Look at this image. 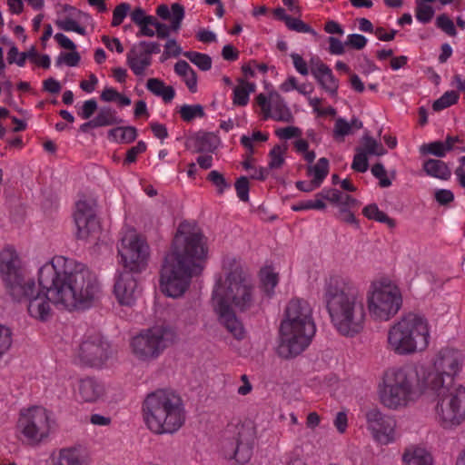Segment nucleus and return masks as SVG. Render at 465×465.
Masks as SVG:
<instances>
[{
	"instance_id": "obj_1",
	"label": "nucleus",
	"mask_w": 465,
	"mask_h": 465,
	"mask_svg": "<svg viewBox=\"0 0 465 465\" xmlns=\"http://www.w3.org/2000/svg\"><path fill=\"white\" fill-rule=\"evenodd\" d=\"M38 283L52 293L55 305L69 311L91 308L101 294L96 275L84 264L63 256L39 269Z\"/></svg>"
},
{
	"instance_id": "obj_2",
	"label": "nucleus",
	"mask_w": 465,
	"mask_h": 465,
	"mask_svg": "<svg viewBox=\"0 0 465 465\" xmlns=\"http://www.w3.org/2000/svg\"><path fill=\"white\" fill-rule=\"evenodd\" d=\"M203 238L202 232H190L189 223H180L161 269L160 285L165 295L182 296L189 288L193 276L202 272L199 262L207 253Z\"/></svg>"
},
{
	"instance_id": "obj_3",
	"label": "nucleus",
	"mask_w": 465,
	"mask_h": 465,
	"mask_svg": "<svg viewBox=\"0 0 465 465\" xmlns=\"http://www.w3.org/2000/svg\"><path fill=\"white\" fill-rule=\"evenodd\" d=\"M0 272L7 293L16 302L28 300L29 314L41 321L51 315L50 302L54 304L52 293L39 284L35 290V281L26 278L15 250L6 247L0 252Z\"/></svg>"
},
{
	"instance_id": "obj_4",
	"label": "nucleus",
	"mask_w": 465,
	"mask_h": 465,
	"mask_svg": "<svg viewBox=\"0 0 465 465\" xmlns=\"http://www.w3.org/2000/svg\"><path fill=\"white\" fill-rule=\"evenodd\" d=\"M429 393L418 371L409 365L391 366L383 371L376 384L379 403L386 410L403 411Z\"/></svg>"
},
{
	"instance_id": "obj_5",
	"label": "nucleus",
	"mask_w": 465,
	"mask_h": 465,
	"mask_svg": "<svg viewBox=\"0 0 465 465\" xmlns=\"http://www.w3.org/2000/svg\"><path fill=\"white\" fill-rule=\"evenodd\" d=\"M285 320L280 326L281 342L278 353L285 359L293 358L302 352L316 332L312 318V308L302 299H292L285 310Z\"/></svg>"
},
{
	"instance_id": "obj_6",
	"label": "nucleus",
	"mask_w": 465,
	"mask_h": 465,
	"mask_svg": "<svg viewBox=\"0 0 465 465\" xmlns=\"http://www.w3.org/2000/svg\"><path fill=\"white\" fill-rule=\"evenodd\" d=\"M143 415L148 429L156 434L174 433L185 420L182 398L166 389L147 394L143 402Z\"/></svg>"
},
{
	"instance_id": "obj_7",
	"label": "nucleus",
	"mask_w": 465,
	"mask_h": 465,
	"mask_svg": "<svg viewBox=\"0 0 465 465\" xmlns=\"http://www.w3.org/2000/svg\"><path fill=\"white\" fill-rule=\"evenodd\" d=\"M431 326L419 313L410 312L393 322L388 330L387 343L396 355L410 356L424 352L430 346Z\"/></svg>"
},
{
	"instance_id": "obj_8",
	"label": "nucleus",
	"mask_w": 465,
	"mask_h": 465,
	"mask_svg": "<svg viewBox=\"0 0 465 465\" xmlns=\"http://www.w3.org/2000/svg\"><path fill=\"white\" fill-rule=\"evenodd\" d=\"M465 358L461 351L452 348L441 349L429 365L420 367L421 384L428 391H439L460 375Z\"/></svg>"
},
{
	"instance_id": "obj_9",
	"label": "nucleus",
	"mask_w": 465,
	"mask_h": 465,
	"mask_svg": "<svg viewBox=\"0 0 465 465\" xmlns=\"http://www.w3.org/2000/svg\"><path fill=\"white\" fill-rule=\"evenodd\" d=\"M227 288L223 289L220 278L213 290H218L225 301L240 312H251L256 307L255 287L251 277L240 267L232 270L226 276Z\"/></svg>"
},
{
	"instance_id": "obj_10",
	"label": "nucleus",
	"mask_w": 465,
	"mask_h": 465,
	"mask_svg": "<svg viewBox=\"0 0 465 465\" xmlns=\"http://www.w3.org/2000/svg\"><path fill=\"white\" fill-rule=\"evenodd\" d=\"M437 393L435 419L444 429H452L465 420V387L460 384L444 387Z\"/></svg>"
},
{
	"instance_id": "obj_11",
	"label": "nucleus",
	"mask_w": 465,
	"mask_h": 465,
	"mask_svg": "<svg viewBox=\"0 0 465 465\" xmlns=\"http://www.w3.org/2000/svg\"><path fill=\"white\" fill-rule=\"evenodd\" d=\"M175 338L176 333L170 326H153L141 331L132 339V351L140 361L155 360L173 343Z\"/></svg>"
},
{
	"instance_id": "obj_12",
	"label": "nucleus",
	"mask_w": 465,
	"mask_h": 465,
	"mask_svg": "<svg viewBox=\"0 0 465 465\" xmlns=\"http://www.w3.org/2000/svg\"><path fill=\"white\" fill-rule=\"evenodd\" d=\"M349 285L340 276H331L326 283L325 302L331 322L337 331L349 335Z\"/></svg>"
},
{
	"instance_id": "obj_13",
	"label": "nucleus",
	"mask_w": 465,
	"mask_h": 465,
	"mask_svg": "<svg viewBox=\"0 0 465 465\" xmlns=\"http://www.w3.org/2000/svg\"><path fill=\"white\" fill-rule=\"evenodd\" d=\"M370 314L379 321H388L401 306V293L398 286L388 279L375 282L368 298Z\"/></svg>"
},
{
	"instance_id": "obj_14",
	"label": "nucleus",
	"mask_w": 465,
	"mask_h": 465,
	"mask_svg": "<svg viewBox=\"0 0 465 465\" xmlns=\"http://www.w3.org/2000/svg\"><path fill=\"white\" fill-rule=\"evenodd\" d=\"M53 424L50 412L43 407L35 406L21 411L17 428L29 445L38 446L47 440Z\"/></svg>"
},
{
	"instance_id": "obj_15",
	"label": "nucleus",
	"mask_w": 465,
	"mask_h": 465,
	"mask_svg": "<svg viewBox=\"0 0 465 465\" xmlns=\"http://www.w3.org/2000/svg\"><path fill=\"white\" fill-rule=\"evenodd\" d=\"M226 457L234 459L239 464L247 463L253 450V433L244 424H230L227 426L223 442Z\"/></svg>"
},
{
	"instance_id": "obj_16",
	"label": "nucleus",
	"mask_w": 465,
	"mask_h": 465,
	"mask_svg": "<svg viewBox=\"0 0 465 465\" xmlns=\"http://www.w3.org/2000/svg\"><path fill=\"white\" fill-rule=\"evenodd\" d=\"M156 15L164 21L170 22V26L162 24L153 15H146L141 7H135L130 12L131 20L139 29H148V26H154L155 29H180L182 21L184 18V8L182 5L174 3L169 7L162 4L156 8Z\"/></svg>"
},
{
	"instance_id": "obj_17",
	"label": "nucleus",
	"mask_w": 465,
	"mask_h": 465,
	"mask_svg": "<svg viewBox=\"0 0 465 465\" xmlns=\"http://www.w3.org/2000/svg\"><path fill=\"white\" fill-rule=\"evenodd\" d=\"M118 253L124 268L138 273L147 265L149 246L139 235L131 232L122 238Z\"/></svg>"
},
{
	"instance_id": "obj_18",
	"label": "nucleus",
	"mask_w": 465,
	"mask_h": 465,
	"mask_svg": "<svg viewBox=\"0 0 465 465\" xmlns=\"http://www.w3.org/2000/svg\"><path fill=\"white\" fill-rule=\"evenodd\" d=\"M324 200L337 209L335 216L338 220L349 223V194L342 193L338 189H323L322 192L315 194L314 200L301 201L292 206L294 212L305 210H324L326 203Z\"/></svg>"
},
{
	"instance_id": "obj_19",
	"label": "nucleus",
	"mask_w": 465,
	"mask_h": 465,
	"mask_svg": "<svg viewBox=\"0 0 465 465\" xmlns=\"http://www.w3.org/2000/svg\"><path fill=\"white\" fill-rule=\"evenodd\" d=\"M365 419L366 428L378 444L390 445L399 439L400 434L394 416L374 408L366 412Z\"/></svg>"
},
{
	"instance_id": "obj_20",
	"label": "nucleus",
	"mask_w": 465,
	"mask_h": 465,
	"mask_svg": "<svg viewBox=\"0 0 465 465\" xmlns=\"http://www.w3.org/2000/svg\"><path fill=\"white\" fill-rule=\"evenodd\" d=\"M74 218L77 228V239L95 241L99 238L101 227L96 217L94 200H79L75 205Z\"/></svg>"
},
{
	"instance_id": "obj_21",
	"label": "nucleus",
	"mask_w": 465,
	"mask_h": 465,
	"mask_svg": "<svg viewBox=\"0 0 465 465\" xmlns=\"http://www.w3.org/2000/svg\"><path fill=\"white\" fill-rule=\"evenodd\" d=\"M78 356L83 364L100 368L111 356L110 344L99 333L89 335L81 343Z\"/></svg>"
},
{
	"instance_id": "obj_22",
	"label": "nucleus",
	"mask_w": 465,
	"mask_h": 465,
	"mask_svg": "<svg viewBox=\"0 0 465 465\" xmlns=\"http://www.w3.org/2000/svg\"><path fill=\"white\" fill-rule=\"evenodd\" d=\"M212 300L221 323L237 340L242 339L244 329L242 322L237 319L230 303L225 301L224 297H223L217 289L213 291Z\"/></svg>"
},
{
	"instance_id": "obj_23",
	"label": "nucleus",
	"mask_w": 465,
	"mask_h": 465,
	"mask_svg": "<svg viewBox=\"0 0 465 465\" xmlns=\"http://www.w3.org/2000/svg\"><path fill=\"white\" fill-rule=\"evenodd\" d=\"M55 25L59 29H84L93 27V18L84 12L69 5L56 7Z\"/></svg>"
},
{
	"instance_id": "obj_24",
	"label": "nucleus",
	"mask_w": 465,
	"mask_h": 465,
	"mask_svg": "<svg viewBox=\"0 0 465 465\" xmlns=\"http://www.w3.org/2000/svg\"><path fill=\"white\" fill-rule=\"evenodd\" d=\"M133 273L134 272L124 268L115 281L114 292L122 305L131 306L136 299L138 284Z\"/></svg>"
},
{
	"instance_id": "obj_25",
	"label": "nucleus",
	"mask_w": 465,
	"mask_h": 465,
	"mask_svg": "<svg viewBox=\"0 0 465 465\" xmlns=\"http://www.w3.org/2000/svg\"><path fill=\"white\" fill-rule=\"evenodd\" d=\"M219 138L213 133L199 131L187 137L185 147L193 153H213L219 144Z\"/></svg>"
},
{
	"instance_id": "obj_26",
	"label": "nucleus",
	"mask_w": 465,
	"mask_h": 465,
	"mask_svg": "<svg viewBox=\"0 0 465 465\" xmlns=\"http://www.w3.org/2000/svg\"><path fill=\"white\" fill-rule=\"evenodd\" d=\"M401 461L403 465H433L430 452L418 444H411L403 450Z\"/></svg>"
},
{
	"instance_id": "obj_27",
	"label": "nucleus",
	"mask_w": 465,
	"mask_h": 465,
	"mask_svg": "<svg viewBox=\"0 0 465 465\" xmlns=\"http://www.w3.org/2000/svg\"><path fill=\"white\" fill-rule=\"evenodd\" d=\"M311 73L327 92L333 94L337 91L338 84L334 79L331 70L318 58L316 60L312 59Z\"/></svg>"
},
{
	"instance_id": "obj_28",
	"label": "nucleus",
	"mask_w": 465,
	"mask_h": 465,
	"mask_svg": "<svg viewBox=\"0 0 465 465\" xmlns=\"http://www.w3.org/2000/svg\"><path fill=\"white\" fill-rule=\"evenodd\" d=\"M53 465H89V461L80 447L73 446L60 449Z\"/></svg>"
},
{
	"instance_id": "obj_29",
	"label": "nucleus",
	"mask_w": 465,
	"mask_h": 465,
	"mask_svg": "<svg viewBox=\"0 0 465 465\" xmlns=\"http://www.w3.org/2000/svg\"><path fill=\"white\" fill-rule=\"evenodd\" d=\"M78 391L83 401L94 402L103 395L104 387L94 378L87 377L80 380Z\"/></svg>"
},
{
	"instance_id": "obj_30",
	"label": "nucleus",
	"mask_w": 465,
	"mask_h": 465,
	"mask_svg": "<svg viewBox=\"0 0 465 465\" xmlns=\"http://www.w3.org/2000/svg\"><path fill=\"white\" fill-rule=\"evenodd\" d=\"M151 56L145 54L143 50L136 45L127 54V64L134 74L142 75L151 64Z\"/></svg>"
},
{
	"instance_id": "obj_31",
	"label": "nucleus",
	"mask_w": 465,
	"mask_h": 465,
	"mask_svg": "<svg viewBox=\"0 0 465 465\" xmlns=\"http://www.w3.org/2000/svg\"><path fill=\"white\" fill-rule=\"evenodd\" d=\"M269 118L284 123H292L293 121L291 110L278 94L272 95L271 115Z\"/></svg>"
},
{
	"instance_id": "obj_32",
	"label": "nucleus",
	"mask_w": 465,
	"mask_h": 465,
	"mask_svg": "<svg viewBox=\"0 0 465 465\" xmlns=\"http://www.w3.org/2000/svg\"><path fill=\"white\" fill-rule=\"evenodd\" d=\"M365 311L362 297L351 300V335L358 333L363 327Z\"/></svg>"
},
{
	"instance_id": "obj_33",
	"label": "nucleus",
	"mask_w": 465,
	"mask_h": 465,
	"mask_svg": "<svg viewBox=\"0 0 465 465\" xmlns=\"http://www.w3.org/2000/svg\"><path fill=\"white\" fill-rule=\"evenodd\" d=\"M146 88L155 96L161 97L164 103H170L175 96V90L171 85H165L159 78H149Z\"/></svg>"
},
{
	"instance_id": "obj_34",
	"label": "nucleus",
	"mask_w": 465,
	"mask_h": 465,
	"mask_svg": "<svg viewBox=\"0 0 465 465\" xmlns=\"http://www.w3.org/2000/svg\"><path fill=\"white\" fill-rule=\"evenodd\" d=\"M423 170L427 175L441 181H447L451 176L449 166L440 160L429 159L423 163Z\"/></svg>"
},
{
	"instance_id": "obj_35",
	"label": "nucleus",
	"mask_w": 465,
	"mask_h": 465,
	"mask_svg": "<svg viewBox=\"0 0 465 465\" xmlns=\"http://www.w3.org/2000/svg\"><path fill=\"white\" fill-rule=\"evenodd\" d=\"M174 72L176 74L183 77L191 93L197 91V74L186 61L179 60L174 64Z\"/></svg>"
},
{
	"instance_id": "obj_36",
	"label": "nucleus",
	"mask_w": 465,
	"mask_h": 465,
	"mask_svg": "<svg viewBox=\"0 0 465 465\" xmlns=\"http://www.w3.org/2000/svg\"><path fill=\"white\" fill-rule=\"evenodd\" d=\"M458 141V137L449 136L445 142H433L424 144L421 147L423 153H430L437 157H444L446 153L452 150L454 143Z\"/></svg>"
},
{
	"instance_id": "obj_37",
	"label": "nucleus",
	"mask_w": 465,
	"mask_h": 465,
	"mask_svg": "<svg viewBox=\"0 0 465 465\" xmlns=\"http://www.w3.org/2000/svg\"><path fill=\"white\" fill-rule=\"evenodd\" d=\"M93 119L97 128L124 123V120L117 115V112L109 106L101 107Z\"/></svg>"
},
{
	"instance_id": "obj_38",
	"label": "nucleus",
	"mask_w": 465,
	"mask_h": 465,
	"mask_svg": "<svg viewBox=\"0 0 465 465\" xmlns=\"http://www.w3.org/2000/svg\"><path fill=\"white\" fill-rule=\"evenodd\" d=\"M108 139L118 143H130L137 137V129L134 126L116 127L108 131Z\"/></svg>"
},
{
	"instance_id": "obj_39",
	"label": "nucleus",
	"mask_w": 465,
	"mask_h": 465,
	"mask_svg": "<svg viewBox=\"0 0 465 465\" xmlns=\"http://www.w3.org/2000/svg\"><path fill=\"white\" fill-rule=\"evenodd\" d=\"M36 58H38V53L34 46L26 52L20 53L18 48L13 45L7 53V62L10 64H16L21 67L25 65L26 59H29L31 62H36Z\"/></svg>"
},
{
	"instance_id": "obj_40",
	"label": "nucleus",
	"mask_w": 465,
	"mask_h": 465,
	"mask_svg": "<svg viewBox=\"0 0 465 465\" xmlns=\"http://www.w3.org/2000/svg\"><path fill=\"white\" fill-rule=\"evenodd\" d=\"M329 173V160L322 157L315 165H310L307 168V175L312 177V181L319 187L322 184L324 179Z\"/></svg>"
},
{
	"instance_id": "obj_41",
	"label": "nucleus",
	"mask_w": 465,
	"mask_h": 465,
	"mask_svg": "<svg viewBox=\"0 0 465 465\" xmlns=\"http://www.w3.org/2000/svg\"><path fill=\"white\" fill-rule=\"evenodd\" d=\"M241 85L236 86L233 90V104L244 106L249 102V95L255 91V84L245 82L242 79L239 80Z\"/></svg>"
},
{
	"instance_id": "obj_42",
	"label": "nucleus",
	"mask_w": 465,
	"mask_h": 465,
	"mask_svg": "<svg viewBox=\"0 0 465 465\" xmlns=\"http://www.w3.org/2000/svg\"><path fill=\"white\" fill-rule=\"evenodd\" d=\"M273 15L278 20L283 21L288 29H312L311 25L305 24L299 17L288 15L282 7L275 8Z\"/></svg>"
},
{
	"instance_id": "obj_43",
	"label": "nucleus",
	"mask_w": 465,
	"mask_h": 465,
	"mask_svg": "<svg viewBox=\"0 0 465 465\" xmlns=\"http://www.w3.org/2000/svg\"><path fill=\"white\" fill-rule=\"evenodd\" d=\"M183 55L202 71H208L212 68V58L206 54L186 51L183 53Z\"/></svg>"
},
{
	"instance_id": "obj_44",
	"label": "nucleus",
	"mask_w": 465,
	"mask_h": 465,
	"mask_svg": "<svg viewBox=\"0 0 465 465\" xmlns=\"http://www.w3.org/2000/svg\"><path fill=\"white\" fill-rule=\"evenodd\" d=\"M181 118L184 122H192L194 118H203L205 116L203 107L201 104H183L180 108Z\"/></svg>"
},
{
	"instance_id": "obj_45",
	"label": "nucleus",
	"mask_w": 465,
	"mask_h": 465,
	"mask_svg": "<svg viewBox=\"0 0 465 465\" xmlns=\"http://www.w3.org/2000/svg\"><path fill=\"white\" fill-rule=\"evenodd\" d=\"M364 215L379 223H387L389 226H394V222L388 215L381 211L376 204H370L363 209Z\"/></svg>"
},
{
	"instance_id": "obj_46",
	"label": "nucleus",
	"mask_w": 465,
	"mask_h": 465,
	"mask_svg": "<svg viewBox=\"0 0 465 465\" xmlns=\"http://www.w3.org/2000/svg\"><path fill=\"white\" fill-rule=\"evenodd\" d=\"M458 100L459 94L456 91H447L433 103L432 108L434 111L439 112L455 104Z\"/></svg>"
},
{
	"instance_id": "obj_47",
	"label": "nucleus",
	"mask_w": 465,
	"mask_h": 465,
	"mask_svg": "<svg viewBox=\"0 0 465 465\" xmlns=\"http://www.w3.org/2000/svg\"><path fill=\"white\" fill-rule=\"evenodd\" d=\"M261 283L264 292L271 297L278 284V275L270 271H262Z\"/></svg>"
},
{
	"instance_id": "obj_48",
	"label": "nucleus",
	"mask_w": 465,
	"mask_h": 465,
	"mask_svg": "<svg viewBox=\"0 0 465 465\" xmlns=\"http://www.w3.org/2000/svg\"><path fill=\"white\" fill-rule=\"evenodd\" d=\"M362 151L366 152V154L371 155H383L386 153V150L382 144L377 142L375 139L366 135L362 139Z\"/></svg>"
},
{
	"instance_id": "obj_49",
	"label": "nucleus",
	"mask_w": 465,
	"mask_h": 465,
	"mask_svg": "<svg viewBox=\"0 0 465 465\" xmlns=\"http://www.w3.org/2000/svg\"><path fill=\"white\" fill-rule=\"evenodd\" d=\"M434 15V9L428 4L417 2L415 9V17L421 24H427Z\"/></svg>"
},
{
	"instance_id": "obj_50",
	"label": "nucleus",
	"mask_w": 465,
	"mask_h": 465,
	"mask_svg": "<svg viewBox=\"0 0 465 465\" xmlns=\"http://www.w3.org/2000/svg\"><path fill=\"white\" fill-rule=\"evenodd\" d=\"M131 10V5L129 3H121L120 5H116L115 8L113 11V19L111 25L113 27H117L121 25L124 18L127 16V15L130 13Z\"/></svg>"
},
{
	"instance_id": "obj_51",
	"label": "nucleus",
	"mask_w": 465,
	"mask_h": 465,
	"mask_svg": "<svg viewBox=\"0 0 465 465\" xmlns=\"http://www.w3.org/2000/svg\"><path fill=\"white\" fill-rule=\"evenodd\" d=\"M207 180L210 181L217 188V193L219 194H223L224 191L231 186L223 175L216 170L211 171L209 173Z\"/></svg>"
},
{
	"instance_id": "obj_52",
	"label": "nucleus",
	"mask_w": 465,
	"mask_h": 465,
	"mask_svg": "<svg viewBox=\"0 0 465 465\" xmlns=\"http://www.w3.org/2000/svg\"><path fill=\"white\" fill-rule=\"evenodd\" d=\"M81 56L75 50L70 53H61L55 59V65L61 66L64 64L68 66L74 67L79 64Z\"/></svg>"
},
{
	"instance_id": "obj_53",
	"label": "nucleus",
	"mask_w": 465,
	"mask_h": 465,
	"mask_svg": "<svg viewBox=\"0 0 465 465\" xmlns=\"http://www.w3.org/2000/svg\"><path fill=\"white\" fill-rule=\"evenodd\" d=\"M282 149L281 145L276 144L269 153L270 162L268 169H278L284 163V158L282 156Z\"/></svg>"
},
{
	"instance_id": "obj_54",
	"label": "nucleus",
	"mask_w": 465,
	"mask_h": 465,
	"mask_svg": "<svg viewBox=\"0 0 465 465\" xmlns=\"http://www.w3.org/2000/svg\"><path fill=\"white\" fill-rule=\"evenodd\" d=\"M234 187L239 199L242 202H248L250 191L248 178L246 176L239 177L234 183Z\"/></svg>"
},
{
	"instance_id": "obj_55",
	"label": "nucleus",
	"mask_w": 465,
	"mask_h": 465,
	"mask_svg": "<svg viewBox=\"0 0 465 465\" xmlns=\"http://www.w3.org/2000/svg\"><path fill=\"white\" fill-rule=\"evenodd\" d=\"M351 168L360 173H364L369 168V162L366 152L357 149L353 158Z\"/></svg>"
},
{
	"instance_id": "obj_56",
	"label": "nucleus",
	"mask_w": 465,
	"mask_h": 465,
	"mask_svg": "<svg viewBox=\"0 0 465 465\" xmlns=\"http://www.w3.org/2000/svg\"><path fill=\"white\" fill-rule=\"evenodd\" d=\"M98 105L95 99H89L84 102L81 109L77 112L78 116H80L84 120H89L95 111L97 110Z\"/></svg>"
},
{
	"instance_id": "obj_57",
	"label": "nucleus",
	"mask_w": 465,
	"mask_h": 465,
	"mask_svg": "<svg viewBox=\"0 0 465 465\" xmlns=\"http://www.w3.org/2000/svg\"><path fill=\"white\" fill-rule=\"evenodd\" d=\"M371 173L380 181L381 187H389L391 181L388 178L386 170L381 163H376L371 167Z\"/></svg>"
},
{
	"instance_id": "obj_58",
	"label": "nucleus",
	"mask_w": 465,
	"mask_h": 465,
	"mask_svg": "<svg viewBox=\"0 0 465 465\" xmlns=\"http://www.w3.org/2000/svg\"><path fill=\"white\" fill-rule=\"evenodd\" d=\"M349 134V122H347L343 118H339L336 120L334 128H333V138L335 140H342L345 135Z\"/></svg>"
},
{
	"instance_id": "obj_59",
	"label": "nucleus",
	"mask_w": 465,
	"mask_h": 465,
	"mask_svg": "<svg viewBox=\"0 0 465 465\" xmlns=\"http://www.w3.org/2000/svg\"><path fill=\"white\" fill-rule=\"evenodd\" d=\"M268 140V135L263 134L261 132L257 131L252 134V137H249L247 135H242L241 137V143L242 146L252 152L253 145L252 141H260V142H265Z\"/></svg>"
},
{
	"instance_id": "obj_60",
	"label": "nucleus",
	"mask_w": 465,
	"mask_h": 465,
	"mask_svg": "<svg viewBox=\"0 0 465 465\" xmlns=\"http://www.w3.org/2000/svg\"><path fill=\"white\" fill-rule=\"evenodd\" d=\"M147 146L146 143L143 141H139L135 146L131 147L127 153L126 157L124 159V163H132L136 161V157L139 153L145 152Z\"/></svg>"
},
{
	"instance_id": "obj_61",
	"label": "nucleus",
	"mask_w": 465,
	"mask_h": 465,
	"mask_svg": "<svg viewBox=\"0 0 465 465\" xmlns=\"http://www.w3.org/2000/svg\"><path fill=\"white\" fill-rule=\"evenodd\" d=\"M275 134L281 139L288 140L293 137H299L302 134V131L295 126H287L276 130Z\"/></svg>"
},
{
	"instance_id": "obj_62",
	"label": "nucleus",
	"mask_w": 465,
	"mask_h": 465,
	"mask_svg": "<svg viewBox=\"0 0 465 465\" xmlns=\"http://www.w3.org/2000/svg\"><path fill=\"white\" fill-rule=\"evenodd\" d=\"M435 200L441 205L448 204L454 200V194L450 190L439 189L435 192Z\"/></svg>"
},
{
	"instance_id": "obj_63",
	"label": "nucleus",
	"mask_w": 465,
	"mask_h": 465,
	"mask_svg": "<svg viewBox=\"0 0 465 465\" xmlns=\"http://www.w3.org/2000/svg\"><path fill=\"white\" fill-rule=\"evenodd\" d=\"M61 84L54 78L50 77L43 82V91L55 94L60 93Z\"/></svg>"
},
{
	"instance_id": "obj_64",
	"label": "nucleus",
	"mask_w": 465,
	"mask_h": 465,
	"mask_svg": "<svg viewBox=\"0 0 465 465\" xmlns=\"http://www.w3.org/2000/svg\"><path fill=\"white\" fill-rule=\"evenodd\" d=\"M136 46L143 50L145 54L149 56L153 54H159L161 51L160 44L157 42L141 41Z\"/></svg>"
}]
</instances>
